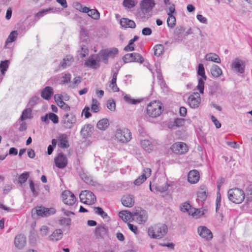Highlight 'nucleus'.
I'll list each match as a JSON object with an SVG mask.
<instances>
[{"instance_id":"obj_51","label":"nucleus","mask_w":252,"mask_h":252,"mask_svg":"<svg viewBox=\"0 0 252 252\" xmlns=\"http://www.w3.org/2000/svg\"><path fill=\"white\" fill-rule=\"evenodd\" d=\"M107 107L111 111H114L116 109V103L113 99H109L107 102Z\"/></svg>"},{"instance_id":"obj_30","label":"nucleus","mask_w":252,"mask_h":252,"mask_svg":"<svg viewBox=\"0 0 252 252\" xmlns=\"http://www.w3.org/2000/svg\"><path fill=\"white\" fill-rule=\"evenodd\" d=\"M124 100L127 103L130 104H137L141 102L143 99V98H136L134 99L131 97V96L129 94H126L124 96Z\"/></svg>"},{"instance_id":"obj_25","label":"nucleus","mask_w":252,"mask_h":252,"mask_svg":"<svg viewBox=\"0 0 252 252\" xmlns=\"http://www.w3.org/2000/svg\"><path fill=\"white\" fill-rule=\"evenodd\" d=\"M58 146L61 148L69 147V145L66 135L61 134L58 137Z\"/></svg>"},{"instance_id":"obj_60","label":"nucleus","mask_w":252,"mask_h":252,"mask_svg":"<svg viewBox=\"0 0 252 252\" xmlns=\"http://www.w3.org/2000/svg\"><path fill=\"white\" fill-rule=\"evenodd\" d=\"M41 235L42 236H46L49 232V228L46 225H43L40 228Z\"/></svg>"},{"instance_id":"obj_22","label":"nucleus","mask_w":252,"mask_h":252,"mask_svg":"<svg viewBox=\"0 0 252 252\" xmlns=\"http://www.w3.org/2000/svg\"><path fill=\"white\" fill-rule=\"evenodd\" d=\"M120 24L122 27L125 28L134 29L136 27V24L134 21L126 18H122L120 19Z\"/></svg>"},{"instance_id":"obj_18","label":"nucleus","mask_w":252,"mask_h":252,"mask_svg":"<svg viewBox=\"0 0 252 252\" xmlns=\"http://www.w3.org/2000/svg\"><path fill=\"white\" fill-rule=\"evenodd\" d=\"M207 189L205 186H201L197 192V201L198 203H203L207 198Z\"/></svg>"},{"instance_id":"obj_6","label":"nucleus","mask_w":252,"mask_h":252,"mask_svg":"<svg viewBox=\"0 0 252 252\" xmlns=\"http://www.w3.org/2000/svg\"><path fill=\"white\" fill-rule=\"evenodd\" d=\"M122 59L125 63L137 62L142 63L144 62V59L141 55L135 52L126 54Z\"/></svg>"},{"instance_id":"obj_56","label":"nucleus","mask_w":252,"mask_h":252,"mask_svg":"<svg viewBox=\"0 0 252 252\" xmlns=\"http://www.w3.org/2000/svg\"><path fill=\"white\" fill-rule=\"evenodd\" d=\"M133 43H134L132 42V41L130 40L128 45L125 47L124 50L126 52L134 51V47L133 45Z\"/></svg>"},{"instance_id":"obj_11","label":"nucleus","mask_w":252,"mask_h":252,"mask_svg":"<svg viewBox=\"0 0 252 252\" xmlns=\"http://www.w3.org/2000/svg\"><path fill=\"white\" fill-rule=\"evenodd\" d=\"M133 220H134L139 224H144L148 220V213L144 210H136L133 213Z\"/></svg>"},{"instance_id":"obj_63","label":"nucleus","mask_w":252,"mask_h":252,"mask_svg":"<svg viewBox=\"0 0 252 252\" xmlns=\"http://www.w3.org/2000/svg\"><path fill=\"white\" fill-rule=\"evenodd\" d=\"M185 31V29L183 27H177L174 31V34L177 36H179L180 34L183 33Z\"/></svg>"},{"instance_id":"obj_46","label":"nucleus","mask_w":252,"mask_h":252,"mask_svg":"<svg viewBox=\"0 0 252 252\" xmlns=\"http://www.w3.org/2000/svg\"><path fill=\"white\" fill-rule=\"evenodd\" d=\"M93 127H83L80 131L81 134L84 138H86L91 135L92 128Z\"/></svg>"},{"instance_id":"obj_39","label":"nucleus","mask_w":252,"mask_h":252,"mask_svg":"<svg viewBox=\"0 0 252 252\" xmlns=\"http://www.w3.org/2000/svg\"><path fill=\"white\" fill-rule=\"evenodd\" d=\"M99 108L100 103L96 99L93 98L92 100L91 104V108L92 111L94 113H97L99 111Z\"/></svg>"},{"instance_id":"obj_10","label":"nucleus","mask_w":252,"mask_h":252,"mask_svg":"<svg viewBox=\"0 0 252 252\" xmlns=\"http://www.w3.org/2000/svg\"><path fill=\"white\" fill-rule=\"evenodd\" d=\"M197 233L200 237L207 241H209L213 238L211 231L205 226H199L197 228Z\"/></svg>"},{"instance_id":"obj_37","label":"nucleus","mask_w":252,"mask_h":252,"mask_svg":"<svg viewBox=\"0 0 252 252\" xmlns=\"http://www.w3.org/2000/svg\"><path fill=\"white\" fill-rule=\"evenodd\" d=\"M211 72L215 77H218L222 74L221 68L217 65H213L211 68Z\"/></svg>"},{"instance_id":"obj_64","label":"nucleus","mask_w":252,"mask_h":252,"mask_svg":"<svg viewBox=\"0 0 252 252\" xmlns=\"http://www.w3.org/2000/svg\"><path fill=\"white\" fill-rule=\"evenodd\" d=\"M109 87L114 92H118L119 91V88L117 86L116 82H110L109 84Z\"/></svg>"},{"instance_id":"obj_43","label":"nucleus","mask_w":252,"mask_h":252,"mask_svg":"<svg viewBox=\"0 0 252 252\" xmlns=\"http://www.w3.org/2000/svg\"><path fill=\"white\" fill-rule=\"evenodd\" d=\"M167 19V25L169 28H173L176 25V18L173 15H168Z\"/></svg>"},{"instance_id":"obj_23","label":"nucleus","mask_w":252,"mask_h":252,"mask_svg":"<svg viewBox=\"0 0 252 252\" xmlns=\"http://www.w3.org/2000/svg\"><path fill=\"white\" fill-rule=\"evenodd\" d=\"M122 204L127 207H131L134 204V200L133 195H126L124 196L121 200Z\"/></svg>"},{"instance_id":"obj_41","label":"nucleus","mask_w":252,"mask_h":252,"mask_svg":"<svg viewBox=\"0 0 252 252\" xmlns=\"http://www.w3.org/2000/svg\"><path fill=\"white\" fill-rule=\"evenodd\" d=\"M164 50V46L162 44H157L154 47V54L156 56H159L161 55Z\"/></svg>"},{"instance_id":"obj_32","label":"nucleus","mask_w":252,"mask_h":252,"mask_svg":"<svg viewBox=\"0 0 252 252\" xmlns=\"http://www.w3.org/2000/svg\"><path fill=\"white\" fill-rule=\"evenodd\" d=\"M74 62L73 58L70 56H66L63 58V61L61 63V66L63 68H65L68 66H70Z\"/></svg>"},{"instance_id":"obj_15","label":"nucleus","mask_w":252,"mask_h":252,"mask_svg":"<svg viewBox=\"0 0 252 252\" xmlns=\"http://www.w3.org/2000/svg\"><path fill=\"white\" fill-rule=\"evenodd\" d=\"M85 65L93 69H96L99 67V61L97 55H91L85 62Z\"/></svg>"},{"instance_id":"obj_4","label":"nucleus","mask_w":252,"mask_h":252,"mask_svg":"<svg viewBox=\"0 0 252 252\" xmlns=\"http://www.w3.org/2000/svg\"><path fill=\"white\" fill-rule=\"evenodd\" d=\"M115 137L121 142L126 143L131 139V132L126 127L119 128L116 132Z\"/></svg>"},{"instance_id":"obj_9","label":"nucleus","mask_w":252,"mask_h":252,"mask_svg":"<svg viewBox=\"0 0 252 252\" xmlns=\"http://www.w3.org/2000/svg\"><path fill=\"white\" fill-rule=\"evenodd\" d=\"M34 211L36 214L41 217H47L55 213L56 210L53 208H47L42 206L35 207L32 212Z\"/></svg>"},{"instance_id":"obj_19","label":"nucleus","mask_w":252,"mask_h":252,"mask_svg":"<svg viewBox=\"0 0 252 252\" xmlns=\"http://www.w3.org/2000/svg\"><path fill=\"white\" fill-rule=\"evenodd\" d=\"M155 5V3L154 0H143L140 4L141 9L146 12L151 10Z\"/></svg>"},{"instance_id":"obj_28","label":"nucleus","mask_w":252,"mask_h":252,"mask_svg":"<svg viewBox=\"0 0 252 252\" xmlns=\"http://www.w3.org/2000/svg\"><path fill=\"white\" fill-rule=\"evenodd\" d=\"M63 121L64 124L73 125L76 121L75 116L72 113L66 114L63 117Z\"/></svg>"},{"instance_id":"obj_42","label":"nucleus","mask_w":252,"mask_h":252,"mask_svg":"<svg viewBox=\"0 0 252 252\" xmlns=\"http://www.w3.org/2000/svg\"><path fill=\"white\" fill-rule=\"evenodd\" d=\"M17 36L18 32L17 31H14L11 32L6 40V44L14 42L17 38Z\"/></svg>"},{"instance_id":"obj_34","label":"nucleus","mask_w":252,"mask_h":252,"mask_svg":"<svg viewBox=\"0 0 252 252\" xmlns=\"http://www.w3.org/2000/svg\"><path fill=\"white\" fill-rule=\"evenodd\" d=\"M32 110L31 108H26L24 109L22 112L20 117L21 121H25L32 118Z\"/></svg>"},{"instance_id":"obj_48","label":"nucleus","mask_w":252,"mask_h":252,"mask_svg":"<svg viewBox=\"0 0 252 252\" xmlns=\"http://www.w3.org/2000/svg\"><path fill=\"white\" fill-rule=\"evenodd\" d=\"M29 176V174L27 172H25L21 174L18 178V183L20 184L22 186L23 183L26 182Z\"/></svg>"},{"instance_id":"obj_26","label":"nucleus","mask_w":252,"mask_h":252,"mask_svg":"<svg viewBox=\"0 0 252 252\" xmlns=\"http://www.w3.org/2000/svg\"><path fill=\"white\" fill-rule=\"evenodd\" d=\"M84 13H87L89 16L94 20H98L100 18V13L96 9H91L87 7L84 9Z\"/></svg>"},{"instance_id":"obj_17","label":"nucleus","mask_w":252,"mask_h":252,"mask_svg":"<svg viewBox=\"0 0 252 252\" xmlns=\"http://www.w3.org/2000/svg\"><path fill=\"white\" fill-rule=\"evenodd\" d=\"M26 244V237L23 234H20L16 236L14 239L15 246L18 249H23Z\"/></svg>"},{"instance_id":"obj_35","label":"nucleus","mask_w":252,"mask_h":252,"mask_svg":"<svg viewBox=\"0 0 252 252\" xmlns=\"http://www.w3.org/2000/svg\"><path fill=\"white\" fill-rule=\"evenodd\" d=\"M181 211L184 213H188L189 215L192 214V211L194 210V208H192L191 205L188 202H185L182 204L180 207Z\"/></svg>"},{"instance_id":"obj_3","label":"nucleus","mask_w":252,"mask_h":252,"mask_svg":"<svg viewBox=\"0 0 252 252\" xmlns=\"http://www.w3.org/2000/svg\"><path fill=\"white\" fill-rule=\"evenodd\" d=\"M227 196L230 201L236 204L241 203L245 198L244 191L237 188L228 190Z\"/></svg>"},{"instance_id":"obj_2","label":"nucleus","mask_w":252,"mask_h":252,"mask_svg":"<svg viewBox=\"0 0 252 252\" xmlns=\"http://www.w3.org/2000/svg\"><path fill=\"white\" fill-rule=\"evenodd\" d=\"M167 226L164 224H158L148 229L149 236L155 239H160L167 233Z\"/></svg>"},{"instance_id":"obj_29","label":"nucleus","mask_w":252,"mask_h":252,"mask_svg":"<svg viewBox=\"0 0 252 252\" xmlns=\"http://www.w3.org/2000/svg\"><path fill=\"white\" fill-rule=\"evenodd\" d=\"M119 216L122 220L126 222L133 218V214L128 211H122L119 212Z\"/></svg>"},{"instance_id":"obj_59","label":"nucleus","mask_w":252,"mask_h":252,"mask_svg":"<svg viewBox=\"0 0 252 252\" xmlns=\"http://www.w3.org/2000/svg\"><path fill=\"white\" fill-rule=\"evenodd\" d=\"M48 117L49 119L51 120L54 124L57 123L58 122V117L54 113H50L48 114Z\"/></svg>"},{"instance_id":"obj_31","label":"nucleus","mask_w":252,"mask_h":252,"mask_svg":"<svg viewBox=\"0 0 252 252\" xmlns=\"http://www.w3.org/2000/svg\"><path fill=\"white\" fill-rule=\"evenodd\" d=\"M232 67L238 72L243 73L244 72L245 64L243 62L236 60L232 64Z\"/></svg>"},{"instance_id":"obj_33","label":"nucleus","mask_w":252,"mask_h":252,"mask_svg":"<svg viewBox=\"0 0 252 252\" xmlns=\"http://www.w3.org/2000/svg\"><path fill=\"white\" fill-rule=\"evenodd\" d=\"M205 59L207 61H212L217 63H220L221 61L218 55L215 53H210L206 54Z\"/></svg>"},{"instance_id":"obj_16","label":"nucleus","mask_w":252,"mask_h":252,"mask_svg":"<svg viewBox=\"0 0 252 252\" xmlns=\"http://www.w3.org/2000/svg\"><path fill=\"white\" fill-rule=\"evenodd\" d=\"M55 162L57 167L59 168L63 169L67 165V159L66 156L63 154L61 153L55 158Z\"/></svg>"},{"instance_id":"obj_27","label":"nucleus","mask_w":252,"mask_h":252,"mask_svg":"<svg viewBox=\"0 0 252 252\" xmlns=\"http://www.w3.org/2000/svg\"><path fill=\"white\" fill-rule=\"evenodd\" d=\"M63 236V233L61 229L55 230L52 234L49 236L48 239L52 241H58L61 240Z\"/></svg>"},{"instance_id":"obj_40","label":"nucleus","mask_w":252,"mask_h":252,"mask_svg":"<svg viewBox=\"0 0 252 252\" xmlns=\"http://www.w3.org/2000/svg\"><path fill=\"white\" fill-rule=\"evenodd\" d=\"M197 75L200 76L199 79H202L203 80L207 79V76L205 75L204 65L202 63H199L198 65Z\"/></svg>"},{"instance_id":"obj_20","label":"nucleus","mask_w":252,"mask_h":252,"mask_svg":"<svg viewBox=\"0 0 252 252\" xmlns=\"http://www.w3.org/2000/svg\"><path fill=\"white\" fill-rule=\"evenodd\" d=\"M200 178L199 172L196 170H192L189 172L188 176V181L191 184L197 183Z\"/></svg>"},{"instance_id":"obj_49","label":"nucleus","mask_w":252,"mask_h":252,"mask_svg":"<svg viewBox=\"0 0 252 252\" xmlns=\"http://www.w3.org/2000/svg\"><path fill=\"white\" fill-rule=\"evenodd\" d=\"M206 80L202 79H198V84L196 87L197 90L199 91L200 94H203L204 89V82Z\"/></svg>"},{"instance_id":"obj_54","label":"nucleus","mask_w":252,"mask_h":252,"mask_svg":"<svg viewBox=\"0 0 252 252\" xmlns=\"http://www.w3.org/2000/svg\"><path fill=\"white\" fill-rule=\"evenodd\" d=\"M73 6L76 10L83 13H84V9L87 8L86 6L83 7L82 4L78 2H74L73 3Z\"/></svg>"},{"instance_id":"obj_7","label":"nucleus","mask_w":252,"mask_h":252,"mask_svg":"<svg viewBox=\"0 0 252 252\" xmlns=\"http://www.w3.org/2000/svg\"><path fill=\"white\" fill-rule=\"evenodd\" d=\"M188 105L191 108L196 109L199 107L201 104V97L198 93H192L187 99Z\"/></svg>"},{"instance_id":"obj_44","label":"nucleus","mask_w":252,"mask_h":252,"mask_svg":"<svg viewBox=\"0 0 252 252\" xmlns=\"http://www.w3.org/2000/svg\"><path fill=\"white\" fill-rule=\"evenodd\" d=\"M9 66V61L5 60L0 63V71L2 74H4Z\"/></svg>"},{"instance_id":"obj_13","label":"nucleus","mask_w":252,"mask_h":252,"mask_svg":"<svg viewBox=\"0 0 252 252\" xmlns=\"http://www.w3.org/2000/svg\"><path fill=\"white\" fill-rule=\"evenodd\" d=\"M243 189H245V197L248 202L252 201V182L245 180L244 184L242 185Z\"/></svg>"},{"instance_id":"obj_5","label":"nucleus","mask_w":252,"mask_h":252,"mask_svg":"<svg viewBox=\"0 0 252 252\" xmlns=\"http://www.w3.org/2000/svg\"><path fill=\"white\" fill-rule=\"evenodd\" d=\"M79 197L81 202L88 205L94 204L96 201L94 194L89 190L82 191L79 195Z\"/></svg>"},{"instance_id":"obj_36","label":"nucleus","mask_w":252,"mask_h":252,"mask_svg":"<svg viewBox=\"0 0 252 252\" xmlns=\"http://www.w3.org/2000/svg\"><path fill=\"white\" fill-rule=\"evenodd\" d=\"M107 232V229L104 225H99L95 229V234L97 237H101Z\"/></svg>"},{"instance_id":"obj_50","label":"nucleus","mask_w":252,"mask_h":252,"mask_svg":"<svg viewBox=\"0 0 252 252\" xmlns=\"http://www.w3.org/2000/svg\"><path fill=\"white\" fill-rule=\"evenodd\" d=\"M79 55L80 57L81 58H84L87 55H88L89 50L86 46H83L81 47V51H79Z\"/></svg>"},{"instance_id":"obj_61","label":"nucleus","mask_w":252,"mask_h":252,"mask_svg":"<svg viewBox=\"0 0 252 252\" xmlns=\"http://www.w3.org/2000/svg\"><path fill=\"white\" fill-rule=\"evenodd\" d=\"M62 84H67L70 82L71 75L70 74H65L63 77Z\"/></svg>"},{"instance_id":"obj_55","label":"nucleus","mask_w":252,"mask_h":252,"mask_svg":"<svg viewBox=\"0 0 252 252\" xmlns=\"http://www.w3.org/2000/svg\"><path fill=\"white\" fill-rule=\"evenodd\" d=\"M221 195L219 191L217 192V196L216 200V211H218L220 206Z\"/></svg>"},{"instance_id":"obj_52","label":"nucleus","mask_w":252,"mask_h":252,"mask_svg":"<svg viewBox=\"0 0 252 252\" xmlns=\"http://www.w3.org/2000/svg\"><path fill=\"white\" fill-rule=\"evenodd\" d=\"M146 180V178H145L144 175H141L137 179H136L134 182V184L136 186H139L142 184L145 180Z\"/></svg>"},{"instance_id":"obj_38","label":"nucleus","mask_w":252,"mask_h":252,"mask_svg":"<svg viewBox=\"0 0 252 252\" xmlns=\"http://www.w3.org/2000/svg\"><path fill=\"white\" fill-rule=\"evenodd\" d=\"M30 188L32 192V195L36 197L39 194V185L34 184L32 180L30 181Z\"/></svg>"},{"instance_id":"obj_1","label":"nucleus","mask_w":252,"mask_h":252,"mask_svg":"<svg viewBox=\"0 0 252 252\" xmlns=\"http://www.w3.org/2000/svg\"><path fill=\"white\" fill-rule=\"evenodd\" d=\"M163 111V104L159 100H153L147 105L146 113L150 117L155 118L160 116Z\"/></svg>"},{"instance_id":"obj_47","label":"nucleus","mask_w":252,"mask_h":252,"mask_svg":"<svg viewBox=\"0 0 252 252\" xmlns=\"http://www.w3.org/2000/svg\"><path fill=\"white\" fill-rule=\"evenodd\" d=\"M94 210L95 214L101 216L103 219H106L108 218L107 214L105 213L101 207H94Z\"/></svg>"},{"instance_id":"obj_62","label":"nucleus","mask_w":252,"mask_h":252,"mask_svg":"<svg viewBox=\"0 0 252 252\" xmlns=\"http://www.w3.org/2000/svg\"><path fill=\"white\" fill-rule=\"evenodd\" d=\"M169 187V185L167 182H166L164 185L163 186H158L157 189L158 191L163 192L166 191Z\"/></svg>"},{"instance_id":"obj_45","label":"nucleus","mask_w":252,"mask_h":252,"mask_svg":"<svg viewBox=\"0 0 252 252\" xmlns=\"http://www.w3.org/2000/svg\"><path fill=\"white\" fill-rule=\"evenodd\" d=\"M136 0H124L123 5L126 8L130 9L135 6Z\"/></svg>"},{"instance_id":"obj_24","label":"nucleus","mask_w":252,"mask_h":252,"mask_svg":"<svg viewBox=\"0 0 252 252\" xmlns=\"http://www.w3.org/2000/svg\"><path fill=\"white\" fill-rule=\"evenodd\" d=\"M53 93L54 92L53 88L51 87L48 86L46 87L41 91V96L43 99L45 100H49L51 98Z\"/></svg>"},{"instance_id":"obj_14","label":"nucleus","mask_w":252,"mask_h":252,"mask_svg":"<svg viewBox=\"0 0 252 252\" xmlns=\"http://www.w3.org/2000/svg\"><path fill=\"white\" fill-rule=\"evenodd\" d=\"M62 197L64 203L66 205H73L76 201L74 194L69 190L64 191L62 193Z\"/></svg>"},{"instance_id":"obj_57","label":"nucleus","mask_w":252,"mask_h":252,"mask_svg":"<svg viewBox=\"0 0 252 252\" xmlns=\"http://www.w3.org/2000/svg\"><path fill=\"white\" fill-rule=\"evenodd\" d=\"M192 214H190L192 216H195L197 218H199L203 215L204 213L200 209L194 208V210L192 211Z\"/></svg>"},{"instance_id":"obj_58","label":"nucleus","mask_w":252,"mask_h":252,"mask_svg":"<svg viewBox=\"0 0 252 252\" xmlns=\"http://www.w3.org/2000/svg\"><path fill=\"white\" fill-rule=\"evenodd\" d=\"M109 125V121L107 119H102L99 120L97 124V126H108Z\"/></svg>"},{"instance_id":"obj_21","label":"nucleus","mask_w":252,"mask_h":252,"mask_svg":"<svg viewBox=\"0 0 252 252\" xmlns=\"http://www.w3.org/2000/svg\"><path fill=\"white\" fill-rule=\"evenodd\" d=\"M141 144L143 148L148 153H150L154 148V144L149 138H141Z\"/></svg>"},{"instance_id":"obj_8","label":"nucleus","mask_w":252,"mask_h":252,"mask_svg":"<svg viewBox=\"0 0 252 252\" xmlns=\"http://www.w3.org/2000/svg\"><path fill=\"white\" fill-rule=\"evenodd\" d=\"M119 51L116 48H112L101 50L100 55L105 63H108L109 58H114L118 54Z\"/></svg>"},{"instance_id":"obj_12","label":"nucleus","mask_w":252,"mask_h":252,"mask_svg":"<svg viewBox=\"0 0 252 252\" xmlns=\"http://www.w3.org/2000/svg\"><path fill=\"white\" fill-rule=\"evenodd\" d=\"M172 152L176 154H184L188 151L187 145L183 142H176L171 148Z\"/></svg>"},{"instance_id":"obj_53","label":"nucleus","mask_w":252,"mask_h":252,"mask_svg":"<svg viewBox=\"0 0 252 252\" xmlns=\"http://www.w3.org/2000/svg\"><path fill=\"white\" fill-rule=\"evenodd\" d=\"M60 224L61 225H66L69 226L70 224L71 220L69 218H61L59 220Z\"/></svg>"}]
</instances>
